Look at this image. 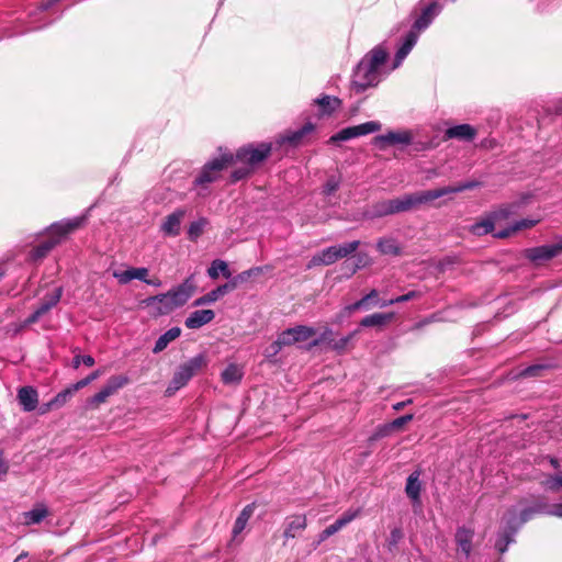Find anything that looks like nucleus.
Masks as SVG:
<instances>
[{
    "mask_svg": "<svg viewBox=\"0 0 562 562\" xmlns=\"http://www.w3.org/2000/svg\"><path fill=\"white\" fill-rule=\"evenodd\" d=\"M429 202L430 199L428 195V190L420 191L412 194H405L396 199L378 201L372 204L370 210L367 212V215L370 218L384 217L387 215L408 212L422 204Z\"/></svg>",
    "mask_w": 562,
    "mask_h": 562,
    "instance_id": "1",
    "label": "nucleus"
},
{
    "mask_svg": "<svg viewBox=\"0 0 562 562\" xmlns=\"http://www.w3.org/2000/svg\"><path fill=\"white\" fill-rule=\"evenodd\" d=\"M82 222L83 218L76 217L53 224L48 231L49 238L32 250V258L34 260L44 258L57 244H59L63 237L79 228Z\"/></svg>",
    "mask_w": 562,
    "mask_h": 562,
    "instance_id": "2",
    "label": "nucleus"
},
{
    "mask_svg": "<svg viewBox=\"0 0 562 562\" xmlns=\"http://www.w3.org/2000/svg\"><path fill=\"white\" fill-rule=\"evenodd\" d=\"M206 364L207 360L203 353H200L181 364L175 372L172 380L166 389V394L168 396L173 395L178 390L187 385L191 378L202 368L206 367Z\"/></svg>",
    "mask_w": 562,
    "mask_h": 562,
    "instance_id": "3",
    "label": "nucleus"
},
{
    "mask_svg": "<svg viewBox=\"0 0 562 562\" xmlns=\"http://www.w3.org/2000/svg\"><path fill=\"white\" fill-rule=\"evenodd\" d=\"M234 161L232 154L222 155L220 158H215L207 162L200 175L195 178L194 184L206 188L210 183L216 181L223 169L229 166Z\"/></svg>",
    "mask_w": 562,
    "mask_h": 562,
    "instance_id": "4",
    "label": "nucleus"
},
{
    "mask_svg": "<svg viewBox=\"0 0 562 562\" xmlns=\"http://www.w3.org/2000/svg\"><path fill=\"white\" fill-rule=\"evenodd\" d=\"M272 150V144L261 143L257 147L248 145L239 148L236 153V160L240 161L252 170L266 158L269 157Z\"/></svg>",
    "mask_w": 562,
    "mask_h": 562,
    "instance_id": "5",
    "label": "nucleus"
},
{
    "mask_svg": "<svg viewBox=\"0 0 562 562\" xmlns=\"http://www.w3.org/2000/svg\"><path fill=\"white\" fill-rule=\"evenodd\" d=\"M380 81V70L370 66L368 61H361L358 64L353 77L352 83L358 91H364L369 87L376 86Z\"/></svg>",
    "mask_w": 562,
    "mask_h": 562,
    "instance_id": "6",
    "label": "nucleus"
},
{
    "mask_svg": "<svg viewBox=\"0 0 562 562\" xmlns=\"http://www.w3.org/2000/svg\"><path fill=\"white\" fill-rule=\"evenodd\" d=\"M127 383L128 379L124 375L111 376L106 384L97 394L89 398V405L92 407H98L100 404L104 403L108 397L113 395L117 390Z\"/></svg>",
    "mask_w": 562,
    "mask_h": 562,
    "instance_id": "7",
    "label": "nucleus"
},
{
    "mask_svg": "<svg viewBox=\"0 0 562 562\" xmlns=\"http://www.w3.org/2000/svg\"><path fill=\"white\" fill-rule=\"evenodd\" d=\"M562 254V239L552 245L528 248L525 256L535 263H541Z\"/></svg>",
    "mask_w": 562,
    "mask_h": 562,
    "instance_id": "8",
    "label": "nucleus"
},
{
    "mask_svg": "<svg viewBox=\"0 0 562 562\" xmlns=\"http://www.w3.org/2000/svg\"><path fill=\"white\" fill-rule=\"evenodd\" d=\"M315 334V328L305 325H299L282 331L280 334V344L291 346L296 342L306 341L310 338H312Z\"/></svg>",
    "mask_w": 562,
    "mask_h": 562,
    "instance_id": "9",
    "label": "nucleus"
},
{
    "mask_svg": "<svg viewBox=\"0 0 562 562\" xmlns=\"http://www.w3.org/2000/svg\"><path fill=\"white\" fill-rule=\"evenodd\" d=\"M374 144L380 149H385L391 145H408L413 140V134L409 131H389L383 135H378L374 137Z\"/></svg>",
    "mask_w": 562,
    "mask_h": 562,
    "instance_id": "10",
    "label": "nucleus"
},
{
    "mask_svg": "<svg viewBox=\"0 0 562 562\" xmlns=\"http://www.w3.org/2000/svg\"><path fill=\"white\" fill-rule=\"evenodd\" d=\"M194 291H195V284L193 281V277H190V278L186 279L183 283H181L180 285L170 290L167 293L171 297L172 302L175 303L173 306H177V308H178L188 302V300L192 296Z\"/></svg>",
    "mask_w": 562,
    "mask_h": 562,
    "instance_id": "11",
    "label": "nucleus"
},
{
    "mask_svg": "<svg viewBox=\"0 0 562 562\" xmlns=\"http://www.w3.org/2000/svg\"><path fill=\"white\" fill-rule=\"evenodd\" d=\"M477 135V130L470 124H459L448 127L443 134V140L458 139L471 142Z\"/></svg>",
    "mask_w": 562,
    "mask_h": 562,
    "instance_id": "12",
    "label": "nucleus"
},
{
    "mask_svg": "<svg viewBox=\"0 0 562 562\" xmlns=\"http://www.w3.org/2000/svg\"><path fill=\"white\" fill-rule=\"evenodd\" d=\"M440 11L441 7L439 5L438 2L434 1L429 3L425 9H423L420 16H418L414 22L412 30H415L419 35V32L427 29L428 25L431 23L435 16L439 14Z\"/></svg>",
    "mask_w": 562,
    "mask_h": 562,
    "instance_id": "13",
    "label": "nucleus"
},
{
    "mask_svg": "<svg viewBox=\"0 0 562 562\" xmlns=\"http://www.w3.org/2000/svg\"><path fill=\"white\" fill-rule=\"evenodd\" d=\"M360 510H347L344 513L334 524L326 527L319 535V541H324L330 536L338 532L341 528L347 526L349 522H351L358 515Z\"/></svg>",
    "mask_w": 562,
    "mask_h": 562,
    "instance_id": "14",
    "label": "nucleus"
},
{
    "mask_svg": "<svg viewBox=\"0 0 562 562\" xmlns=\"http://www.w3.org/2000/svg\"><path fill=\"white\" fill-rule=\"evenodd\" d=\"M16 398L24 412H33L38 405V393L33 386L20 387Z\"/></svg>",
    "mask_w": 562,
    "mask_h": 562,
    "instance_id": "15",
    "label": "nucleus"
},
{
    "mask_svg": "<svg viewBox=\"0 0 562 562\" xmlns=\"http://www.w3.org/2000/svg\"><path fill=\"white\" fill-rule=\"evenodd\" d=\"M186 210L178 209L169 214L161 224V232L167 236H178L182 220L184 218Z\"/></svg>",
    "mask_w": 562,
    "mask_h": 562,
    "instance_id": "16",
    "label": "nucleus"
},
{
    "mask_svg": "<svg viewBox=\"0 0 562 562\" xmlns=\"http://www.w3.org/2000/svg\"><path fill=\"white\" fill-rule=\"evenodd\" d=\"M145 303L147 306L153 307L158 315H167L177 308V306H173L175 303L168 293L148 297L145 300Z\"/></svg>",
    "mask_w": 562,
    "mask_h": 562,
    "instance_id": "17",
    "label": "nucleus"
},
{
    "mask_svg": "<svg viewBox=\"0 0 562 562\" xmlns=\"http://www.w3.org/2000/svg\"><path fill=\"white\" fill-rule=\"evenodd\" d=\"M314 131V125L312 123H306L300 130L294 132H286L283 136H281L278 140V145L289 144L291 146H299L303 143V139L306 135L311 134Z\"/></svg>",
    "mask_w": 562,
    "mask_h": 562,
    "instance_id": "18",
    "label": "nucleus"
},
{
    "mask_svg": "<svg viewBox=\"0 0 562 562\" xmlns=\"http://www.w3.org/2000/svg\"><path fill=\"white\" fill-rule=\"evenodd\" d=\"M552 504L548 503L546 498H539L537 499L532 506L525 508L520 513V520L518 526L525 524L528 521L533 515L540 514V515H549L552 516Z\"/></svg>",
    "mask_w": 562,
    "mask_h": 562,
    "instance_id": "19",
    "label": "nucleus"
},
{
    "mask_svg": "<svg viewBox=\"0 0 562 562\" xmlns=\"http://www.w3.org/2000/svg\"><path fill=\"white\" fill-rule=\"evenodd\" d=\"M215 317V313L212 310H196L192 312L186 319L184 325L189 329H198Z\"/></svg>",
    "mask_w": 562,
    "mask_h": 562,
    "instance_id": "20",
    "label": "nucleus"
},
{
    "mask_svg": "<svg viewBox=\"0 0 562 562\" xmlns=\"http://www.w3.org/2000/svg\"><path fill=\"white\" fill-rule=\"evenodd\" d=\"M476 186H477V182H475V181L463 182L458 186H448V187H443V188L428 190V195H429V199L431 202V201L442 198L447 194L459 193L464 190L473 189Z\"/></svg>",
    "mask_w": 562,
    "mask_h": 562,
    "instance_id": "21",
    "label": "nucleus"
},
{
    "mask_svg": "<svg viewBox=\"0 0 562 562\" xmlns=\"http://www.w3.org/2000/svg\"><path fill=\"white\" fill-rule=\"evenodd\" d=\"M420 471L416 470L409 474L406 481L405 493L412 499L414 504L420 503Z\"/></svg>",
    "mask_w": 562,
    "mask_h": 562,
    "instance_id": "22",
    "label": "nucleus"
},
{
    "mask_svg": "<svg viewBox=\"0 0 562 562\" xmlns=\"http://www.w3.org/2000/svg\"><path fill=\"white\" fill-rule=\"evenodd\" d=\"M418 34L415 30H411L404 38L403 44L397 49L395 59H394V68L398 67L402 61L406 58L409 52L413 49L415 44L417 43Z\"/></svg>",
    "mask_w": 562,
    "mask_h": 562,
    "instance_id": "23",
    "label": "nucleus"
},
{
    "mask_svg": "<svg viewBox=\"0 0 562 562\" xmlns=\"http://www.w3.org/2000/svg\"><path fill=\"white\" fill-rule=\"evenodd\" d=\"M418 34L415 30H411L404 38L403 44L397 49L395 59H394V68L398 67L402 61L406 58L409 52L413 49L415 44L417 43Z\"/></svg>",
    "mask_w": 562,
    "mask_h": 562,
    "instance_id": "24",
    "label": "nucleus"
},
{
    "mask_svg": "<svg viewBox=\"0 0 562 562\" xmlns=\"http://www.w3.org/2000/svg\"><path fill=\"white\" fill-rule=\"evenodd\" d=\"M236 289V282H228L225 284H222L217 286L216 289L212 290L211 292L206 293L205 295L199 297L195 300L194 305H203V304H210L215 302L218 297L223 296L224 294L233 291Z\"/></svg>",
    "mask_w": 562,
    "mask_h": 562,
    "instance_id": "25",
    "label": "nucleus"
},
{
    "mask_svg": "<svg viewBox=\"0 0 562 562\" xmlns=\"http://www.w3.org/2000/svg\"><path fill=\"white\" fill-rule=\"evenodd\" d=\"M307 526L306 517L296 515L288 518L283 536L285 539L295 538Z\"/></svg>",
    "mask_w": 562,
    "mask_h": 562,
    "instance_id": "26",
    "label": "nucleus"
},
{
    "mask_svg": "<svg viewBox=\"0 0 562 562\" xmlns=\"http://www.w3.org/2000/svg\"><path fill=\"white\" fill-rule=\"evenodd\" d=\"M474 532L471 529L465 527L458 528L456 532V542L458 544L459 550L464 553L468 558L472 550V540Z\"/></svg>",
    "mask_w": 562,
    "mask_h": 562,
    "instance_id": "27",
    "label": "nucleus"
},
{
    "mask_svg": "<svg viewBox=\"0 0 562 562\" xmlns=\"http://www.w3.org/2000/svg\"><path fill=\"white\" fill-rule=\"evenodd\" d=\"M395 314L393 312L390 313H374L363 317L360 322V326L362 327H379L382 328L386 324H389Z\"/></svg>",
    "mask_w": 562,
    "mask_h": 562,
    "instance_id": "28",
    "label": "nucleus"
},
{
    "mask_svg": "<svg viewBox=\"0 0 562 562\" xmlns=\"http://www.w3.org/2000/svg\"><path fill=\"white\" fill-rule=\"evenodd\" d=\"M148 276L147 268H130L124 271H114L113 277L117 279V281L122 284H126L133 279H138L140 281L145 280V277Z\"/></svg>",
    "mask_w": 562,
    "mask_h": 562,
    "instance_id": "29",
    "label": "nucleus"
},
{
    "mask_svg": "<svg viewBox=\"0 0 562 562\" xmlns=\"http://www.w3.org/2000/svg\"><path fill=\"white\" fill-rule=\"evenodd\" d=\"M63 295V288H56L50 294H47L35 310L41 317L47 314L54 306L58 304Z\"/></svg>",
    "mask_w": 562,
    "mask_h": 562,
    "instance_id": "30",
    "label": "nucleus"
},
{
    "mask_svg": "<svg viewBox=\"0 0 562 562\" xmlns=\"http://www.w3.org/2000/svg\"><path fill=\"white\" fill-rule=\"evenodd\" d=\"M336 261L337 260L335 257L334 248L330 246L313 256L307 263V269H312L316 266H329L335 263Z\"/></svg>",
    "mask_w": 562,
    "mask_h": 562,
    "instance_id": "31",
    "label": "nucleus"
},
{
    "mask_svg": "<svg viewBox=\"0 0 562 562\" xmlns=\"http://www.w3.org/2000/svg\"><path fill=\"white\" fill-rule=\"evenodd\" d=\"M514 521H515V517H514V515H512L507 519V527L509 530L508 531L506 530L504 533H502L495 543L496 549L502 554L507 550L508 544L514 541L513 536L516 531Z\"/></svg>",
    "mask_w": 562,
    "mask_h": 562,
    "instance_id": "32",
    "label": "nucleus"
},
{
    "mask_svg": "<svg viewBox=\"0 0 562 562\" xmlns=\"http://www.w3.org/2000/svg\"><path fill=\"white\" fill-rule=\"evenodd\" d=\"M181 335V329L179 327H172L168 329L165 334H162L155 344L153 349L154 353H159L167 348V346L176 340Z\"/></svg>",
    "mask_w": 562,
    "mask_h": 562,
    "instance_id": "33",
    "label": "nucleus"
},
{
    "mask_svg": "<svg viewBox=\"0 0 562 562\" xmlns=\"http://www.w3.org/2000/svg\"><path fill=\"white\" fill-rule=\"evenodd\" d=\"M243 375V368L236 363L228 364L221 374L222 381L225 384H238L241 381Z\"/></svg>",
    "mask_w": 562,
    "mask_h": 562,
    "instance_id": "34",
    "label": "nucleus"
},
{
    "mask_svg": "<svg viewBox=\"0 0 562 562\" xmlns=\"http://www.w3.org/2000/svg\"><path fill=\"white\" fill-rule=\"evenodd\" d=\"M540 485L549 492L559 493L562 491V471L554 474H547L540 480Z\"/></svg>",
    "mask_w": 562,
    "mask_h": 562,
    "instance_id": "35",
    "label": "nucleus"
},
{
    "mask_svg": "<svg viewBox=\"0 0 562 562\" xmlns=\"http://www.w3.org/2000/svg\"><path fill=\"white\" fill-rule=\"evenodd\" d=\"M387 52L382 46H376L370 50L363 58V61H368L370 66L380 70V67L385 63Z\"/></svg>",
    "mask_w": 562,
    "mask_h": 562,
    "instance_id": "36",
    "label": "nucleus"
},
{
    "mask_svg": "<svg viewBox=\"0 0 562 562\" xmlns=\"http://www.w3.org/2000/svg\"><path fill=\"white\" fill-rule=\"evenodd\" d=\"M255 510V504H249L244 507V509L238 515L234 528H233V536L237 537L247 526L248 520L252 516Z\"/></svg>",
    "mask_w": 562,
    "mask_h": 562,
    "instance_id": "37",
    "label": "nucleus"
},
{
    "mask_svg": "<svg viewBox=\"0 0 562 562\" xmlns=\"http://www.w3.org/2000/svg\"><path fill=\"white\" fill-rule=\"evenodd\" d=\"M47 515V508L43 505H38L33 509L23 513V524L27 526L40 524Z\"/></svg>",
    "mask_w": 562,
    "mask_h": 562,
    "instance_id": "38",
    "label": "nucleus"
},
{
    "mask_svg": "<svg viewBox=\"0 0 562 562\" xmlns=\"http://www.w3.org/2000/svg\"><path fill=\"white\" fill-rule=\"evenodd\" d=\"M220 273L225 278L232 276L228 265L221 259H215L207 269V274L211 279H217Z\"/></svg>",
    "mask_w": 562,
    "mask_h": 562,
    "instance_id": "39",
    "label": "nucleus"
},
{
    "mask_svg": "<svg viewBox=\"0 0 562 562\" xmlns=\"http://www.w3.org/2000/svg\"><path fill=\"white\" fill-rule=\"evenodd\" d=\"M378 296H379V292L375 289H373L367 295H364L361 300H359L350 305H347L344 308V312L347 314H351L355 311H358L360 308H366L368 306L369 302L378 299Z\"/></svg>",
    "mask_w": 562,
    "mask_h": 562,
    "instance_id": "40",
    "label": "nucleus"
},
{
    "mask_svg": "<svg viewBox=\"0 0 562 562\" xmlns=\"http://www.w3.org/2000/svg\"><path fill=\"white\" fill-rule=\"evenodd\" d=\"M378 249L383 255H400V247L394 238H382L378 241Z\"/></svg>",
    "mask_w": 562,
    "mask_h": 562,
    "instance_id": "41",
    "label": "nucleus"
},
{
    "mask_svg": "<svg viewBox=\"0 0 562 562\" xmlns=\"http://www.w3.org/2000/svg\"><path fill=\"white\" fill-rule=\"evenodd\" d=\"M359 245V240H353L350 243H346L344 245L331 246L334 248L336 260H339L353 254L358 249Z\"/></svg>",
    "mask_w": 562,
    "mask_h": 562,
    "instance_id": "42",
    "label": "nucleus"
},
{
    "mask_svg": "<svg viewBox=\"0 0 562 562\" xmlns=\"http://www.w3.org/2000/svg\"><path fill=\"white\" fill-rule=\"evenodd\" d=\"M315 102L323 109V112L326 114H330L340 105V100L338 98L329 95H324L319 99H316Z\"/></svg>",
    "mask_w": 562,
    "mask_h": 562,
    "instance_id": "43",
    "label": "nucleus"
},
{
    "mask_svg": "<svg viewBox=\"0 0 562 562\" xmlns=\"http://www.w3.org/2000/svg\"><path fill=\"white\" fill-rule=\"evenodd\" d=\"M538 222H539V220H521V221H518L510 228L497 233L496 236L501 237V238L507 237L513 232H517V231L526 229V228H531Z\"/></svg>",
    "mask_w": 562,
    "mask_h": 562,
    "instance_id": "44",
    "label": "nucleus"
},
{
    "mask_svg": "<svg viewBox=\"0 0 562 562\" xmlns=\"http://www.w3.org/2000/svg\"><path fill=\"white\" fill-rule=\"evenodd\" d=\"M381 123L376 121H370L359 125H355L353 128L356 130V136L359 137L378 132L381 130Z\"/></svg>",
    "mask_w": 562,
    "mask_h": 562,
    "instance_id": "45",
    "label": "nucleus"
},
{
    "mask_svg": "<svg viewBox=\"0 0 562 562\" xmlns=\"http://www.w3.org/2000/svg\"><path fill=\"white\" fill-rule=\"evenodd\" d=\"M206 224L207 221L205 218H200L195 222H192L188 229V237L191 240H196L202 235Z\"/></svg>",
    "mask_w": 562,
    "mask_h": 562,
    "instance_id": "46",
    "label": "nucleus"
},
{
    "mask_svg": "<svg viewBox=\"0 0 562 562\" xmlns=\"http://www.w3.org/2000/svg\"><path fill=\"white\" fill-rule=\"evenodd\" d=\"M419 296H420L419 292H417V291H409L408 293L400 295V296H396L394 299H391V300H387V301H382L379 305H380V307H386V306H390V305H393V304H396V303H404V302L417 299Z\"/></svg>",
    "mask_w": 562,
    "mask_h": 562,
    "instance_id": "47",
    "label": "nucleus"
},
{
    "mask_svg": "<svg viewBox=\"0 0 562 562\" xmlns=\"http://www.w3.org/2000/svg\"><path fill=\"white\" fill-rule=\"evenodd\" d=\"M356 130L353 126L342 128L329 138V143H338L356 138Z\"/></svg>",
    "mask_w": 562,
    "mask_h": 562,
    "instance_id": "48",
    "label": "nucleus"
},
{
    "mask_svg": "<svg viewBox=\"0 0 562 562\" xmlns=\"http://www.w3.org/2000/svg\"><path fill=\"white\" fill-rule=\"evenodd\" d=\"M493 228H494L493 222L490 220H485V221L475 223L472 226L471 232L475 235H485V234L491 233L493 231Z\"/></svg>",
    "mask_w": 562,
    "mask_h": 562,
    "instance_id": "49",
    "label": "nucleus"
},
{
    "mask_svg": "<svg viewBox=\"0 0 562 562\" xmlns=\"http://www.w3.org/2000/svg\"><path fill=\"white\" fill-rule=\"evenodd\" d=\"M75 393L72 387H68L61 392H59L52 401L50 405H55L56 408L61 407L66 404V402L71 397V395Z\"/></svg>",
    "mask_w": 562,
    "mask_h": 562,
    "instance_id": "50",
    "label": "nucleus"
},
{
    "mask_svg": "<svg viewBox=\"0 0 562 562\" xmlns=\"http://www.w3.org/2000/svg\"><path fill=\"white\" fill-rule=\"evenodd\" d=\"M357 331H353L352 334L348 335V336H345L338 340H335V341H331L329 340L328 344L330 345V348L338 351V352H342L348 344L350 342V340L352 339V337L356 335Z\"/></svg>",
    "mask_w": 562,
    "mask_h": 562,
    "instance_id": "51",
    "label": "nucleus"
},
{
    "mask_svg": "<svg viewBox=\"0 0 562 562\" xmlns=\"http://www.w3.org/2000/svg\"><path fill=\"white\" fill-rule=\"evenodd\" d=\"M339 186H340L339 178L330 177L327 179L326 183L324 184L323 193L326 195H330L335 191L338 190Z\"/></svg>",
    "mask_w": 562,
    "mask_h": 562,
    "instance_id": "52",
    "label": "nucleus"
},
{
    "mask_svg": "<svg viewBox=\"0 0 562 562\" xmlns=\"http://www.w3.org/2000/svg\"><path fill=\"white\" fill-rule=\"evenodd\" d=\"M99 375H100V371L97 370V371L92 372L91 374H89L87 378H85V379L76 382L75 384H72L71 387H72V390L75 392H77L80 389H83L85 386L90 384L92 381H94Z\"/></svg>",
    "mask_w": 562,
    "mask_h": 562,
    "instance_id": "53",
    "label": "nucleus"
},
{
    "mask_svg": "<svg viewBox=\"0 0 562 562\" xmlns=\"http://www.w3.org/2000/svg\"><path fill=\"white\" fill-rule=\"evenodd\" d=\"M260 271V268H252L247 271H243L241 273L236 276L231 282H236L237 286L239 283L247 281L251 276L259 274Z\"/></svg>",
    "mask_w": 562,
    "mask_h": 562,
    "instance_id": "54",
    "label": "nucleus"
},
{
    "mask_svg": "<svg viewBox=\"0 0 562 562\" xmlns=\"http://www.w3.org/2000/svg\"><path fill=\"white\" fill-rule=\"evenodd\" d=\"M402 538H403V532L400 528L392 529L390 537L387 539L389 549L392 550L393 548H395L398 544V542L402 540Z\"/></svg>",
    "mask_w": 562,
    "mask_h": 562,
    "instance_id": "55",
    "label": "nucleus"
},
{
    "mask_svg": "<svg viewBox=\"0 0 562 562\" xmlns=\"http://www.w3.org/2000/svg\"><path fill=\"white\" fill-rule=\"evenodd\" d=\"M252 172V169L248 167L247 165L244 167H240L233 171L232 179L233 181H239L246 177H248Z\"/></svg>",
    "mask_w": 562,
    "mask_h": 562,
    "instance_id": "56",
    "label": "nucleus"
},
{
    "mask_svg": "<svg viewBox=\"0 0 562 562\" xmlns=\"http://www.w3.org/2000/svg\"><path fill=\"white\" fill-rule=\"evenodd\" d=\"M74 368H78L81 363H83L87 367H92L94 364V358L86 355V356H76L74 358Z\"/></svg>",
    "mask_w": 562,
    "mask_h": 562,
    "instance_id": "57",
    "label": "nucleus"
},
{
    "mask_svg": "<svg viewBox=\"0 0 562 562\" xmlns=\"http://www.w3.org/2000/svg\"><path fill=\"white\" fill-rule=\"evenodd\" d=\"M412 419H413V415L412 414H407V415H404V416H401V417L394 419L387 427L390 429H400L405 424L411 422Z\"/></svg>",
    "mask_w": 562,
    "mask_h": 562,
    "instance_id": "58",
    "label": "nucleus"
},
{
    "mask_svg": "<svg viewBox=\"0 0 562 562\" xmlns=\"http://www.w3.org/2000/svg\"><path fill=\"white\" fill-rule=\"evenodd\" d=\"M286 346L285 344H280V335L278 336V339L270 345V347L267 349V356L273 357L277 356L282 347Z\"/></svg>",
    "mask_w": 562,
    "mask_h": 562,
    "instance_id": "59",
    "label": "nucleus"
},
{
    "mask_svg": "<svg viewBox=\"0 0 562 562\" xmlns=\"http://www.w3.org/2000/svg\"><path fill=\"white\" fill-rule=\"evenodd\" d=\"M543 369H544V367L540 366V364L530 366V367L526 368L524 371H521L520 375L521 376H536Z\"/></svg>",
    "mask_w": 562,
    "mask_h": 562,
    "instance_id": "60",
    "label": "nucleus"
},
{
    "mask_svg": "<svg viewBox=\"0 0 562 562\" xmlns=\"http://www.w3.org/2000/svg\"><path fill=\"white\" fill-rule=\"evenodd\" d=\"M331 335V330L330 329H327L325 330L319 338L317 339H314L311 344H310V348H313V347H316V346H319L323 342H326V341H329V336Z\"/></svg>",
    "mask_w": 562,
    "mask_h": 562,
    "instance_id": "61",
    "label": "nucleus"
},
{
    "mask_svg": "<svg viewBox=\"0 0 562 562\" xmlns=\"http://www.w3.org/2000/svg\"><path fill=\"white\" fill-rule=\"evenodd\" d=\"M9 471V463L3 458V452L0 450V481L4 479Z\"/></svg>",
    "mask_w": 562,
    "mask_h": 562,
    "instance_id": "62",
    "label": "nucleus"
},
{
    "mask_svg": "<svg viewBox=\"0 0 562 562\" xmlns=\"http://www.w3.org/2000/svg\"><path fill=\"white\" fill-rule=\"evenodd\" d=\"M551 508L552 516L562 518V501L559 503H553Z\"/></svg>",
    "mask_w": 562,
    "mask_h": 562,
    "instance_id": "63",
    "label": "nucleus"
},
{
    "mask_svg": "<svg viewBox=\"0 0 562 562\" xmlns=\"http://www.w3.org/2000/svg\"><path fill=\"white\" fill-rule=\"evenodd\" d=\"M41 318L40 315H37V313L34 311L33 314H31L23 323V326H30L34 323H36L38 319Z\"/></svg>",
    "mask_w": 562,
    "mask_h": 562,
    "instance_id": "64",
    "label": "nucleus"
}]
</instances>
